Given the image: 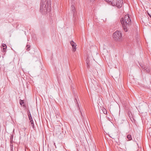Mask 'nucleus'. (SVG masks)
<instances>
[{"mask_svg":"<svg viewBox=\"0 0 151 151\" xmlns=\"http://www.w3.org/2000/svg\"><path fill=\"white\" fill-rule=\"evenodd\" d=\"M120 21L124 30L125 32H127V27L129 26L131 23L130 17L128 15H126L125 16L124 18H122Z\"/></svg>","mask_w":151,"mask_h":151,"instance_id":"1","label":"nucleus"},{"mask_svg":"<svg viewBox=\"0 0 151 151\" xmlns=\"http://www.w3.org/2000/svg\"><path fill=\"white\" fill-rule=\"evenodd\" d=\"M51 7V3L50 1L49 4H40V11L43 14H45L48 11H50Z\"/></svg>","mask_w":151,"mask_h":151,"instance_id":"2","label":"nucleus"},{"mask_svg":"<svg viewBox=\"0 0 151 151\" xmlns=\"http://www.w3.org/2000/svg\"><path fill=\"white\" fill-rule=\"evenodd\" d=\"M122 34L120 31H116L113 34V38L115 41L121 42L122 41Z\"/></svg>","mask_w":151,"mask_h":151,"instance_id":"3","label":"nucleus"},{"mask_svg":"<svg viewBox=\"0 0 151 151\" xmlns=\"http://www.w3.org/2000/svg\"><path fill=\"white\" fill-rule=\"evenodd\" d=\"M112 2V5L113 6H116L118 8L122 7L123 2L122 0H113Z\"/></svg>","mask_w":151,"mask_h":151,"instance_id":"4","label":"nucleus"},{"mask_svg":"<svg viewBox=\"0 0 151 151\" xmlns=\"http://www.w3.org/2000/svg\"><path fill=\"white\" fill-rule=\"evenodd\" d=\"M70 43L72 47L73 51V52H75L76 50V43H75L72 40L70 42Z\"/></svg>","mask_w":151,"mask_h":151,"instance_id":"5","label":"nucleus"},{"mask_svg":"<svg viewBox=\"0 0 151 151\" xmlns=\"http://www.w3.org/2000/svg\"><path fill=\"white\" fill-rule=\"evenodd\" d=\"M142 70L147 73H149L150 72V67L149 66H145Z\"/></svg>","mask_w":151,"mask_h":151,"instance_id":"6","label":"nucleus"},{"mask_svg":"<svg viewBox=\"0 0 151 151\" xmlns=\"http://www.w3.org/2000/svg\"><path fill=\"white\" fill-rule=\"evenodd\" d=\"M74 102L76 103V104H77V107H78L79 109H80V108L79 107V104L78 103L77 100V99H78V97L77 96H75L74 97Z\"/></svg>","mask_w":151,"mask_h":151,"instance_id":"7","label":"nucleus"},{"mask_svg":"<svg viewBox=\"0 0 151 151\" xmlns=\"http://www.w3.org/2000/svg\"><path fill=\"white\" fill-rule=\"evenodd\" d=\"M71 10L73 12V16L74 17L76 16V13L75 12V9L74 6L73 5H72L71 6Z\"/></svg>","mask_w":151,"mask_h":151,"instance_id":"8","label":"nucleus"},{"mask_svg":"<svg viewBox=\"0 0 151 151\" xmlns=\"http://www.w3.org/2000/svg\"><path fill=\"white\" fill-rule=\"evenodd\" d=\"M2 51L3 52H4L5 51V50L6 49L7 47L6 45L5 44H3L2 45Z\"/></svg>","mask_w":151,"mask_h":151,"instance_id":"9","label":"nucleus"},{"mask_svg":"<svg viewBox=\"0 0 151 151\" xmlns=\"http://www.w3.org/2000/svg\"><path fill=\"white\" fill-rule=\"evenodd\" d=\"M30 120V122H29L30 124L31 125V126L33 128V129H35V126H34V124L33 119H32V120L31 119V120Z\"/></svg>","mask_w":151,"mask_h":151,"instance_id":"10","label":"nucleus"},{"mask_svg":"<svg viewBox=\"0 0 151 151\" xmlns=\"http://www.w3.org/2000/svg\"><path fill=\"white\" fill-rule=\"evenodd\" d=\"M28 115L29 117V120H32V117L31 116L30 112L29 111H27Z\"/></svg>","mask_w":151,"mask_h":151,"instance_id":"11","label":"nucleus"},{"mask_svg":"<svg viewBox=\"0 0 151 151\" xmlns=\"http://www.w3.org/2000/svg\"><path fill=\"white\" fill-rule=\"evenodd\" d=\"M49 2L48 1H47V0H41V2L40 4H44V3L46 4H49Z\"/></svg>","mask_w":151,"mask_h":151,"instance_id":"12","label":"nucleus"},{"mask_svg":"<svg viewBox=\"0 0 151 151\" xmlns=\"http://www.w3.org/2000/svg\"><path fill=\"white\" fill-rule=\"evenodd\" d=\"M127 137L129 140H131L132 139V137L130 134H128L127 135Z\"/></svg>","mask_w":151,"mask_h":151,"instance_id":"13","label":"nucleus"},{"mask_svg":"<svg viewBox=\"0 0 151 151\" xmlns=\"http://www.w3.org/2000/svg\"><path fill=\"white\" fill-rule=\"evenodd\" d=\"M11 136L10 138V140H11V143L12 144L13 142V135L11 134Z\"/></svg>","mask_w":151,"mask_h":151,"instance_id":"14","label":"nucleus"},{"mask_svg":"<svg viewBox=\"0 0 151 151\" xmlns=\"http://www.w3.org/2000/svg\"><path fill=\"white\" fill-rule=\"evenodd\" d=\"M106 2L109 3L110 4H112V2H113V0H105Z\"/></svg>","mask_w":151,"mask_h":151,"instance_id":"15","label":"nucleus"},{"mask_svg":"<svg viewBox=\"0 0 151 151\" xmlns=\"http://www.w3.org/2000/svg\"><path fill=\"white\" fill-rule=\"evenodd\" d=\"M87 67L88 68L90 67L89 62V61L88 62L87 60Z\"/></svg>","mask_w":151,"mask_h":151,"instance_id":"16","label":"nucleus"},{"mask_svg":"<svg viewBox=\"0 0 151 151\" xmlns=\"http://www.w3.org/2000/svg\"><path fill=\"white\" fill-rule=\"evenodd\" d=\"M139 65L142 68V70H143V68H144V66H145L144 65H143L142 64H139Z\"/></svg>","mask_w":151,"mask_h":151,"instance_id":"17","label":"nucleus"},{"mask_svg":"<svg viewBox=\"0 0 151 151\" xmlns=\"http://www.w3.org/2000/svg\"><path fill=\"white\" fill-rule=\"evenodd\" d=\"M26 47H27V50H30V46L28 45H27Z\"/></svg>","mask_w":151,"mask_h":151,"instance_id":"18","label":"nucleus"},{"mask_svg":"<svg viewBox=\"0 0 151 151\" xmlns=\"http://www.w3.org/2000/svg\"><path fill=\"white\" fill-rule=\"evenodd\" d=\"M24 101L23 100H20V104L21 105H22L24 104Z\"/></svg>","mask_w":151,"mask_h":151,"instance_id":"19","label":"nucleus"},{"mask_svg":"<svg viewBox=\"0 0 151 151\" xmlns=\"http://www.w3.org/2000/svg\"><path fill=\"white\" fill-rule=\"evenodd\" d=\"M103 111L104 114H107V112L106 110V109H103Z\"/></svg>","mask_w":151,"mask_h":151,"instance_id":"20","label":"nucleus"},{"mask_svg":"<svg viewBox=\"0 0 151 151\" xmlns=\"http://www.w3.org/2000/svg\"><path fill=\"white\" fill-rule=\"evenodd\" d=\"M148 15L149 16V17L151 18V15L148 12H147Z\"/></svg>","mask_w":151,"mask_h":151,"instance_id":"21","label":"nucleus"},{"mask_svg":"<svg viewBox=\"0 0 151 151\" xmlns=\"http://www.w3.org/2000/svg\"><path fill=\"white\" fill-rule=\"evenodd\" d=\"M11 151H13V148L12 147H11Z\"/></svg>","mask_w":151,"mask_h":151,"instance_id":"22","label":"nucleus"},{"mask_svg":"<svg viewBox=\"0 0 151 151\" xmlns=\"http://www.w3.org/2000/svg\"><path fill=\"white\" fill-rule=\"evenodd\" d=\"M12 144H12L11 143V145H10L11 147H12L13 148V144Z\"/></svg>","mask_w":151,"mask_h":151,"instance_id":"23","label":"nucleus"},{"mask_svg":"<svg viewBox=\"0 0 151 151\" xmlns=\"http://www.w3.org/2000/svg\"><path fill=\"white\" fill-rule=\"evenodd\" d=\"M110 137H111V138H112V139H114V137H110Z\"/></svg>","mask_w":151,"mask_h":151,"instance_id":"24","label":"nucleus"},{"mask_svg":"<svg viewBox=\"0 0 151 151\" xmlns=\"http://www.w3.org/2000/svg\"><path fill=\"white\" fill-rule=\"evenodd\" d=\"M81 114H82V113H81ZM81 115L82 116V114H81Z\"/></svg>","mask_w":151,"mask_h":151,"instance_id":"25","label":"nucleus"}]
</instances>
